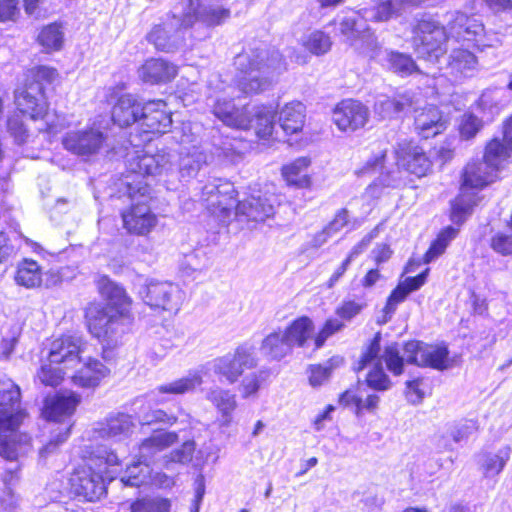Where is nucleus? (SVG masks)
Returning a JSON list of instances; mask_svg holds the SVG:
<instances>
[{
    "label": "nucleus",
    "instance_id": "nucleus-1",
    "mask_svg": "<svg viewBox=\"0 0 512 512\" xmlns=\"http://www.w3.org/2000/svg\"><path fill=\"white\" fill-rule=\"evenodd\" d=\"M380 350V334L378 333L362 354L356 367V370L360 371L369 364H374L367 374L366 383L377 391L388 390L391 386V381L382 367V361L385 362L387 369L396 376L402 374L404 360L409 364L437 370L447 368L449 351L445 346H432L420 341H409L403 347V356L400 355L397 343L387 345L381 356H379Z\"/></svg>",
    "mask_w": 512,
    "mask_h": 512
},
{
    "label": "nucleus",
    "instance_id": "nucleus-2",
    "mask_svg": "<svg viewBox=\"0 0 512 512\" xmlns=\"http://www.w3.org/2000/svg\"><path fill=\"white\" fill-rule=\"evenodd\" d=\"M101 295L108 301L106 306L91 305L86 309L89 332L103 345V357L107 359L105 348H113L122 342L132 329L134 317L130 312L131 299L124 288L102 276L98 281Z\"/></svg>",
    "mask_w": 512,
    "mask_h": 512
},
{
    "label": "nucleus",
    "instance_id": "nucleus-3",
    "mask_svg": "<svg viewBox=\"0 0 512 512\" xmlns=\"http://www.w3.org/2000/svg\"><path fill=\"white\" fill-rule=\"evenodd\" d=\"M234 185L229 181L214 179L201 188L200 200L215 216L226 219L234 210L238 221L261 222L274 214V206L267 197L251 196L237 201Z\"/></svg>",
    "mask_w": 512,
    "mask_h": 512
},
{
    "label": "nucleus",
    "instance_id": "nucleus-4",
    "mask_svg": "<svg viewBox=\"0 0 512 512\" xmlns=\"http://www.w3.org/2000/svg\"><path fill=\"white\" fill-rule=\"evenodd\" d=\"M505 160L507 152L495 138L487 145L483 160H474L466 165L462 174L461 193L452 202L451 220L454 223H463L478 203L477 195L470 193L469 190L482 189L494 182L500 165Z\"/></svg>",
    "mask_w": 512,
    "mask_h": 512
},
{
    "label": "nucleus",
    "instance_id": "nucleus-5",
    "mask_svg": "<svg viewBox=\"0 0 512 512\" xmlns=\"http://www.w3.org/2000/svg\"><path fill=\"white\" fill-rule=\"evenodd\" d=\"M234 64L240 72L237 86L247 95L265 91L273 77L286 70V62L279 50L260 42L239 53Z\"/></svg>",
    "mask_w": 512,
    "mask_h": 512
},
{
    "label": "nucleus",
    "instance_id": "nucleus-6",
    "mask_svg": "<svg viewBox=\"0 0 512 512\" xmlns=\"http://www.w3.org/2000/svg\"><path fill=\"white\" fill-rule=\"evenodd\" d=\"M20 388L10 379H0V457L16 461L30 448L31 438L19 431L26 417L21 408Z\"/></svg>",
    "mask_w": 512,
    "mask_h": 512
},
{
    "label": "nucleus",
    "instance_id": "nucleus-7",
    "mask_svg": "<svg viewBox=\"0 0 512 512\" xmlns=\"http://www.w3.org/2000/svg\"><path fill=\"white\" fill-rule=\"evenodd\" d=\"M257 359L254 355V348L248 345L239 346L234 354H226L213 359L201 366L199 369L189 372L185 377L177 379L156 388L160 394H185L194 391L203 382V376L209 371L220 378H224L229 384H234L243 374L245 369L256 367Z\"/></svg>",
    "mask_w": 512,
    "mask_h": 512
},
{
    "label": "nucleus",
    "instance_id": "nucleus-8",
    "mask_svg": "<svg viewBox=\"0 0 512 512\" xmlns=\"http://www.w3.org/2000/svg\"><path fill=\"white\" fill-rule=\"evenodd\" d=\"M119 456L114 450L99 447L83 466L74 470L69 479L70 491L76 497L94 502L106 494L103 474L109 466L119 465Z\"/></svg>",
    "mask_w": 512,
    "mask_h": 512
},
{
    "label": "nucleus",
    "instance_id": "nucleus-9",
    "mask_svg": "<svg viewBox=\"0 0 512 512\" xmlns=\"http://www.w3.org/2000/svg\"><path fill=\"white\" fill-rule=\"evenodd\" d=\"M397 168L381 172L380 177L369 185L367 192L376 196V189L381 187H397L402 183L401 171L404 169L417 177H423L431 170L432 162L422 148L406 140L399 142L394 150Z\"/></svg>",
    "mask_w": 512,
    "mask_h": 512
},
{
    "label": "nucleus",
    "instance_id": "nucleus-10",
    "mask_svg": "<svg viewBox=\"0 0 512 512\" xmlns=\"http://www.w3.org/2000/svg\"><path fill=\"white\" fill-rule=\"evenodd\" d=\"M57 77V70L49 66L41 65L30 69L23 88L15 92L16 106L29 113L33 120L43 119L48 110L45 85L52 84Z\"/></svg>",
    "mask_w": 512,
    "mask_h": 512
},
{
    "label": "nucleus",
    "instance_id": "nucleus-11",
    "mask_svg": "<svg viewBox=\"0 0 512 512\" xmlns=\"http://www.w3.org/2000/svg\"><path fill=\"white\" fill-rule=\"evenodd\" d=\"M126 185L132 204L128 210L122 213L124 227L130 233L146 235L157 223V217L148 205L150 199L149 185L142 181L137 183L127 181Z\"/></svg>",
    "mask_w": 512,
    "mask_h": 512
},
{
    "label": "nucleus",
    "instance_id": "nucleus-12",
    "mask_svg": "<svg viewBox=\"0 0 512 512\" xmlns=\"http://www.w3.org/2000/svg\"><path fill=\"white\" fill-rule=\"evenodd\" d=\"M450 36L446 29L431 17H422L413 27L412 45L415 53L431 63L439 62L447 51Z\"/></svg>",
    "mask_w": 512,
    "mask_h": 512
},
{
    "label": "nucleus",
    "instance_id": "nucleus-13",
    "mask_svg": "<svg viewBox=\"0 0 512 512\" xmlns=\"http://www.w3.org/2000/svg\"><path fill=\"white\" fill-rule=\"evenodd\" d=\"M339 29L346 42L357 52L379 63L381 62V57L387 49L382 48L374 33L359 15L353 14L341 17L339 19Z\"/></svg>",
    "mask_w": 512,
    "mask_h": 512
},
{
    "label": "nucleus",
    "instance_id": "nucleus-14",
    "mask_svg": "<svg viewBox=\"0 0 512 512\" xmlns=\"http://www.w3.org/2000/svg\"><path fill=\"white\" fill-rule=\"evenodd\" d=\"M144 303L155 310L177 313L184 301V292L170 281L148 280L139 289Z\"/></svg>",
    "mask_w": 512,
    "mask_h": 512
},
{
    "label": "nucleus",
    "instance_id": "nucleus-15",
    "mask_svg": "<svg viewBox=\"0 0 512 512\" xmlns=\"http://www.w3.org/2000/svg\"><path fill=\"white\" fill-rule=\"evenodd\" d=\"M448 33L456 41L474 42L477 47H492L501 40L492 39L484 29L483 23L475 16H468L462 12L451 13L448 20Z\"/></svg>",
    "mask_w": 512,
    "mask_h": 512
},
{
    "label": "nucleus",
    "instance_id": "nucleus-16",
    "mask_svg": "<svg viewBox=\"0 0 512 512\" xmlns=\"http://www.w3.org/2000/svg\"><path fill=\"white\" fill-rule=\"evenodd\" d=\"M140 125L143 129L142 139L137 140L136 136H130L131 145L137 147L142 142L151 141L150 134H163L169 131L172 125L171 113L162 100L149 101L142 106Z\"/></svg>",
    "mask_w": 512,
    "mask_h": 512
},
{
    "label": "nucleus",
    "instance_id": "nucleus-17",
    "mask_svg": "<svg viewBox=\"0 0 512 512\" xmlns=\"http://www.w3.org/2000/svg\"><path fill=\"white\" fill-rule=\"evenodd\" d=\"M127 169L131 174L144 177L167 175L173 169L172 156L165 151L156 154H137L128 158Z\"/></svg>",
    "mask_w": 512,
    "mask_h": 512
},
{
    "label": "nucleus",
    "instance_id": "nucleus-18",
    "mask_svg": "<svg viewBox=\"0 0 512 512\" xmlns=\"http://www.w3.org/2000/svg\"><path fill=\"white\" fill-rule=\"evenodd\" d=\"M230 16L231 10L219 3L198 4L194 8L191 2L188 11L183 16L182 25L184 27L213 28L224 24Z\"/></svg>",
    "mask_w": 512,
    "mask_h": 512
},
{
    "label": "nucleus",
    "instance_id": "nucleus-19",
    "mask_svg": "<svg viewBox=\"0 0 512 512\" xmlns=\"http://www.w3.org/2000/svg\"><path fill=\"white\" fill-rule=\"evenodd\" d=\"M104 140L105 137L101 131L91 128L67 132L62 139V144L66 150L75 155L89 157L99 152Z\"/></svg>",
    "mask_w": 512,
    "mask_h": 512
},
{
    "label": "nucleus",
    "instance_id": "nucleus-20",
    "mask_svg": "<svg viewBox=\"0 0 512 512\" xmlns=\"http://www.w3.org/2000/svg\"><path fill=\"white\" fill-rule=\"evenodd\" d=\"M368 119V108L357 100H343L333 110V122L344 132H354L364 127Z\"/></svg>",
    "mask_w": 512,
    "mask_h": 512
},
{
    "label": "nucleus",
    "instance_id": "nucleus-21",
    "mask_svg": "<svg viewBox=\"0 0 512 512\" xmlns=\"http://www.w3.org/2000/svg\"><path fill=\"white\" fill-rule=\"evenodd\" d=\"M80 402L81 396L76 392L57 393L45 399L42 413L47 420L63 422L69 427L72 426L70 419Z\"/></svg>",
    "mask_w": 512,
    "mask_h": 512
},
{
    "label": "nucleus",
    "instance_id": "nucleus-22",
    "mask_svg": "<svg viewBox=\"0 0 512 512\" xmlns=\"http://www.w3.org/2000/svg\"><path fill=\"white\" fill-rule=\"evenodd\" d=\"M213 114L225 125L246 130L250 126V111L246 107L236 108L233 101L226 96L208 98Z\"/></svg>",
    "mask_w": 512,
    "mask_h": 512
},
{
    "label": "nucleus",
    "instance_id": "nucleus-23",
    "mask_svg": "<svg viewBox=\"0 0 512 512\" xmlns=\"http://www.w3.org/2000/svg\"><path fill=\"white\" fill-rule=\"evenodd\" d=\"M415 105V95L406 91L393 97L387 95H379L374 103L373 111L380 120H389L399 118L408 112Z\"/></svg>",
    "mask_w": 512,
    "mask_h": 512
},
{
    "label": "nucleus",
    "instance_id": "nucleus-24",
    "mask_svg": "<svg viewBox=\"0 0 512 512\" xmlns=\"http://www.w3.org/2000/svg\"><path fill=\"white\" fill-rule=\"evenodd\" d=\"M411 111L416 113L414 126L422 138L434 137L447 128V121L443 119L439 109L433 105H427L419 109L418 100L415 99V105Z\"/></svg>",
    "mask_w": 512,
    "mask_h": 512
},
{
    "label": "nucleus",
    "instance_id": "nucleus-25",
    "mask_svg": "<svg viewBox=\"0 0 512 512\" xmlns=\"http://www.w3.org/2000/svg\"><path fill=\"white\" fill-rule=\"evenodd\" d=\"M82 339L78 336L65 335L55 339L50 348L49 361L64 364L66 368L74 367L80 361Z\"/></svg>",
    "mask_w": 512,
    "mask_h": 512
},
{
    "label": "nucleus",
    "instance_id": "nucleus-26",
    "mask_svg": "<svg viewBox=\"0 0 512 512\" xmlns=\"http://www.w3.org/2000/svg\"><path fill=\"white\" fill-rule=\"evenodd\" d=\"M477 70L476 56L466 49H454L448 57L445 75L453 82L474 76Z\"/></svg>",
    "mask_w": 512,
    "mask_h": 512
},
{
    "label": "nucleus",
    "instance_id": "nucleus-27",
    "mask_svg": "<svg viewBox=\"0 0 512 512\" xmlns=\"http://www.w3.org/2000/svg\"><path fill=\"white\" fill-rule=\"evenodd\" d=\"M110 374V369L97 359L90 358L73 376L75 386L95 389Z\"/></svg>",
    "mask_w": 512,
    "mask_h": 512
},
{
    "label": "nucleus",
    "instance_id": "nucleus-28",
    "mask_svg": "<svg viewBox=\"0 0 512 512\" xmlns=\"http://www.w3.org/2000/svg\"><path fill=\"white\" fill-rule=\"evenodd\" d=\"M177 67L163 59H149L139 69V76L149 84L167 83L177 75Z\"/></svg>",
    "mask_w": 512,
    "mask_h": 512
},
{
    "label": "nucleus",
    "instance_id": "nucleus-29",
    "mask_svg": "<svg viewBox=\"0 0 512 512\" xmlns=\"http://www.w3.org/2000/svg\"><path fill=\"white\" fill-rule=\"evenodd\" d=\"M207 165V155L197 146L179 152L178 171L182 181H190Z\"/></svg>",
    "mask_w": 512,
    "mask_h": 512
},
{
    "label": "nucleus",
    "instance_id": "nucleus-30",
    "mask_svg": "<svg viewBox=\"0 0 512 512\" xmlns=\"http://www.w3.org/2000/svg\"><path fill=\"white\" fill-rule=\"evenodd\" d=\"M142 106L134 96L130 94L122 95L112 109L114 123L120 127H125L140 122Z\"/></svg>",
    "mask_w": 512,
    "mask_h": 512
},
{
    "label": "nucleus",
    "instance_id": "nucleus-31",
    "mask_svg": "<svg viewBox=\"0 0 512 512\" xmlns=\"http://www.w3.org/2000/svg\"><path fill=\"white\" fill-rule=\"evenodd\" d=\"M178 441L176 432H157L144 439L139 446L138 458L145 463L154 461L155 456Z\"/></svg>",
    "mask_w": 512,
    "mask_h": 512
},
{
    "label": "nucleus",
    "instance_id": "nucleus-32",
    "mask_svg": "<svg viewBox=\"0 0 512 512\" xmlns=\"http://www.w3.org/2000/svg\"><path fill=\"white\" fill-rule=\"evenodd\" d=\"M170 32V26L156 25L147 35V40L152 43L157 50L173 52L183 45L184 36L181 30H176L173 34H170Z\"/></svg>",
    "mask_w": 512,
    "mask_h": 512
},
{
    "label": "nucleus",
    "instance_id": "nucleus-33",
    "mask_svg": "<svg viewBox=\"0 0 512 512\" xmlns=\"http://www.w3.org/2000/svg\"><path fill=\"white\" fill-rule=\"evenodd\" d=\"M191 417L181 407H176L175 411L169 409H150L140 416V422L143 425L163 424L172 426L176 423L183 424L185 427L190 425Z\"/></svg>",
    "mask_w": 512,
    "mask_h": 512
},
{
    "label": "nucleus",
    "instance_id": "nucleus-34",
    "mask_svg": "<svg viewBox=\"0 0 512 512\" xmlns=\"http://www.w3.org/2000/svg\"><path fill=\"white\" fill-rule=\"evenodd\" d=\"M306 108L303 103L293 101L287 103L279 113L280 127L286 134H296L300 132L305 122Z\"/></svg>",
    "mask_w": 512,
    "mask_h": 512
},
{
    "label": "nucleus",
    "instance_id": "nucleus-35",
    "mask_svg": "<svg viewBox=\"0 0 512 512\" xmlns=\"http://www.w3.org/2000/svg\"><path fill=\"white\" fill-rule=\"evenodd\" d=\"M292 350L281 329L269 333L260 345L261 354L272 361L282 360L290 355Z\"/></svg>",
    "mask_w": 512,
    "mask_h": 512
},
{
    "label": "nucleus",
    "instance_id": "nucleus-36",
    "mask_svg": "<svg viewBox=\"0 0 512 512\" xmlns=\"http://www.w3.org/2000/svg\"><path fill=\"white\" fill-rule=\"evenodd\" d=\"M206 399L210 401L221 414L223 425H229L232 421V413L237 407L235 394L220 387H213L207 391Z\"/></svg>",
    "mask_w": 512,
    "mask_h": 512
},
{
    "label": "nucleus",
    "instance_id": "nucleus-37",
    "mask_svg": "<svg viewBox=\"0 0 512 512\" xmlns=\"http://www.w3.org/2000/svg\"><path fill=\"white\" fill-rule=\"evenodd\" d=\"M313 330L312 320L307 316H301L292 321L282 332L293 349L294 347H304L311 338Z\"/></svg>",
    "mask_w": 512,
    "mask_h": 512
},
{
    "label": "nucleus",
    "instance_id": "nucleus-38",
    "mask_svg": "<svg viewBox=\"0 0 512 512\" xmlns=\"http://www.w3.org/2000/svg\"><path fill=\"white\" fill-rule=\"evenodd\" d=\"M380 64L400 76H409L418 71V67L410 55L390 49L384 52Z\"/></svg>",
    "mask_w": 512,
    "mask_h": 512
},
{
    "label": "nucleus",
    "instance_id": "nucleus-39",
    "mask_svg": "<svg viewBox=\"0 0 512 512\" xmlns=\"http://www.w3.org/2000/svg\"><path fill=\"white\" fill-rule=\"evenodd\" d=\"M98 433L101 437L122 440L127 438L133 428L131 417L127 414H117L107 419L106 423L100 424Z\"/></svg>",
    "mask_w": 512,
    "mask_h": 512
},
{
    "label": "nucleus",
    "instance_id": "nucleus-40",
    "mask_svg": "<svg viewBox=\"0 0 512 512\" xmlns=\"http://www.w3.org/2000/svg\"><path fill=\"white\" fill-rule=\"evenodd\" d=\"M276 110L273 106L257 107L250 115L251 123L249 128H254L259 138L268 139L273 135L275 127Z\"/></svg>",
    "mask_w": 512,
    "mask_h": 512
},
{
    "label": "nucleus",
    "instance_id": "nucleus-41",
    "mask_svg": "<svg viewBox=\"0 0 512 512\" xmlns=\"http://www.w3.org/2000/svg\"><path fill=\"white\" fill-rule=\"evenodd\" d=\"M405 8V4L399 0H384L370 9H365L363 15H358L366 23L368 20L384 22L399 16Z\"/></svg>",
    "mask_w": 512,
    "mask_h": 512
},
{
    "label": "nucleus",
    "instance_id": "nucleus-42",
    "mask_svg": "<svg viewBox=\"0 0 512 512\" xmlns=\"http://www.w3.org/2000/svg\"><path fill=\"white\" fill-rule=\"evenodd\" d=\"M511 449L509 446L500 448L496 453H483L479 456L478 463L484 477H495L505 467L510 459Z\"/></svg>",
    "mask_w": 512,
    "mask_h": 512
},
{
    "label": "nucleus",
    "instance_id": "nucleus-43",
    "mask_svg": "<svg viewBox=\"0 0 512 512\" xmlns=\"http://www.w3.org/2000/svg\"><path fill=\"white\" fill-rule=\"evenodd\" d=\"M15 280L18 285L26 288L39 287L42 283V271L39 264L30 259L19 263Z\"/></svg>",
    "mask_w": 512,
    "mask_h": 512
},
{
    "label": "nucleus",
    "instance_id": "nucleus-44",
    "mask_svg": "<svg viewBox=\"0 0 512 512\" xmlns=\"http://www.w3.org/2000/svg\"><path fill=\"white\" fill-rule=\"evenodd\" d=\"M343 358L334 356L324 364L309 365L307 369L309 384L312 387H320L331 376L332 371L342 365Z\"/></svg>",
    "mask_w": 512,
    "mask_h": 512
},
{
    "label": "nucleus",
    "instance_id": "nucleus-45",
    "mask_svg": "<svg viewBox=\"0 0 512 512\" xmlns=\"http://www.w3.org/2000/svg\"><path fill=\"white\" fill-rule=\"evenodd\" d=\"M309 164L310 160L308 158L300 157L291 164L284 166L282 174L287 183L298 187L308 185L309 179L306 170Z\"/></svg>",
    "mask_w": 512,
    "mask_h": 512
},
{
    "label": "nucleus",
    "instance_id": "nucleus-46",
    "mask_svg": "<svg viewBox=\"0 0 512 512\" xmlns=\"http://www.w3.org/2000/svg\"><path fill=\"white\" fill-rule=\"evenodd\" d=\"M150 473L149 463H145L138 458L137 462L127 466L124 474L121 476V482L125 486L139 487L147 482Z\"/></svg>",
    "mask_w": 512,
    "mask_h": 512
},
{
    "label": "nucleus",
    "instance_id": "nucleus-47",
    "mask_svg": "<svg viewBox=\"0 0 512 512\" xmlns=\"http://www.w3.org/2000/svg\"><path fill=\"white\" fill-rule=\"evenodd\" d=\"M302 45L311 54L321 56L330 51L332 41L327 33L315 30L302 38Z\"/></svg>",
    "mask_w": 512,
    "mask_h": 512
},
{
    "label": "nucleus",
    "instance_id": "nucleus-48",
    "mask_svg": "<svg viewBox=\"0 0 512 512\" xmlns=\"http://www.w3.org/2000/svg\"><path fill=\"white\" fill-rule=\"evenodd\" d=\"M458 229L448 226L443 229L432 242L424 255L425 263H430L444 253L449 243L457 236Z\"/></svg>",
    "mask_w": 512,
    "mask_h": 512
},
{
    "label": "nucleus",
    "instance_id": "nucleus-49",
    "mask_svg": "<svg viewBox=\"0 0 512 512\" xmlns=\"http://www.w3.org/2000/svg\"><path fill=\"white\" fill-rule=\"evenodd\" d=\"M39 44L47 51H56L62 47L63 32L56 23L44 27L38 35Z\"/></svg>",
    "mask_w": 512,
    "mask_h": 512
},
{
    "label": "nucleus",
    "instance_id": "nucleus-50",
    "mask_svg": "<svg viewBox=\"0 0 512 512\" xmlns=\"http://www.w3.org/2000/svg\"><path fill=\"white\" fill-rule=\"evenodd\" d=\"M409 294V290L405 287V285H402L401 283L395 289H393L387 299L386 305L382 310L383 315L382 319L379 320V323L385 324L390 321L397 309V306L402 303Z\"/></svg>",
    "mask_w": 512,
    "mask_h": 512
},
{
    "label": "nucleus",
    "instance_id": "nucleus-51",
    "mask_svg": "<svg viewBox=\"0 0 512 512\" xmlns=\"http://www.w3.org/2000/svg\"><path fill=\"white\" fill-rule=\"evenodd\" d=\"M17 108L19 107L17 106ZM24 115L30 117L29 113L18 109L17 112H14L7 119V131L18 144L24 143L28 137V130L23 122Z\"/></svg>",
    "mask_w": 512,
    "mask_h": 512
},
{
    "label": "nucleus",
    "instance_id": "nucleus-52",
    "mask_svg": "<svg viewBox=\"0 0 512 512\" xmlns=\"http://www.w3.org/2000/svg\"><path fill=\"white\" fill-rule=\"evenodd\" d=\"M490 248L501 256H512V229L493 233L490 237Z\"/></svg>",
    "mask_w": 512,
    "mask_h": 512
},
{
    "label": "nucleus",
    "instance_id": "nucleus-53",
    "mask_svg": "<svg viewBox=\"0 0 512 512\" xmlns=\"http://www.w3.org/2000/svg\"><path fill=\"white\" fill-rule=\"evenodd\" d=\"M170 501L165 498H144L131 505V512H169Z\"/></svg>",
    "mask_w": 512,
    "mask_h": 512
},
{
    "label": "nucleus",
    "instance_id": "nucleus-54",
    "mask_svg": "<svg viewBox=\"0 0 512 512\" xmlns=\"http://www.w3.org/2000/svg\"><path fill=\"white\" fill-rule=\"evenodd\" d=\"M195 450L194 441H185L180 448L171 451L164 456V465L168 467L172 463L185 464L191 461Z\"/></svg>",
    "mask_w": 512,
    "mask_h": 512
},
{
    "label": "nucleus",
    "instance_id": "nucleus-55",
    "mask_svg": "<svg viewBox=\"0 0 512 512\" xmlns=\"http://www.w3.org/2000/svg\"><path fill=\"white\" fill-rule=\"evenodd\" d=\"M54 363L43 364L37 373V377L45 386L55 387L60 384L64 377V371L53 366Z\"/></svg>",
    "mask_w": 512,
    "mask_h": 512
},
{
    "label": "nucleus",
    "instance_id": "nucleus-56",
    "mask_svg": "<svg viewBox=\"0 0 512 512\" xmlns=\"http://www.w3.org/2000/svg\"><path fill=\"white\" fill-rule=\"evenodd\" d=\"M477 422L474 420H463L449 427L447 433L455 443L467 439L476 430Z\"/></svg>",
    "mask_w": 512,
    "mask_h": 512
},
{
    "label": "nucleus",
    "instance_id": "nucleus-57",
    "mask_svg": "<svg viewBox=\"0 0 512 512\" xmlns=\"http://www.w3.org/2000/svg\"><path fill=\"white\" fill-rule=\"evenodd\" d=\"M184 265L191 271H202L209 267L210 261L203 250H195L185 256Z\"/></svg>",
    "mask_w": 512,
    "mask_h": 512
},
{
    "label": "nucleus",
    "instance_id": "nucleus-58",
    "mask_svg": "<svg viewBox=\"0 0 512 512\" xmlns=\"http://www.w3.org/2000/svg\"><path fill=\"white\" fill-rule=\"evenodd\" d=\"M71 425L69 427H65L63 430H60L55 435L52 436L50 441L39 451V456L41 459H45L48 455L54 453L59 445L63 444L70 435Z\"/></svg>",
    "mask_w": 512,
    "mask_h": 512
},
{
    "label": "nucleus",
    "instance_id": "nucleus-59",
    "mask_svg": "<svg viewBox=\"0 0 512 512\" xmlns=\"http://www.w3.org/2000/svg\"><path fill=\"white\" fill-rule=\"evenodd\" d=\"M482 126V121L474 115H464L460 125L461 137L468 140L476 135Z\"/></svg>",
    "mask_w": 512,
    "mask_h": 512
},
{
    "label": "nucleus",
    "instance_id": "nucleus-60",
    "mask_svg": "<svg viewBox=\"0 0 512 512\" xmlns=\"http://www.w3.org/2000/svg\"><path fill=\"white\" fill-rule=\"evenodd\" d=\"M19 14L17 0H0V22L16 21Z\"/></svg>",
    "mask_w": 512,
    "mask_h": 512
},
{
    "label": "nucleus",
    "instance_id": "nucleus-61",
    "mask_svg": "<svg viewBox=\"0 0 512 512\" xmlns=\"http://www.w3.org/2000/svg\"><path fill=\"white\" fill-rule=\"evenodd\" d=\"M238 144L239 142L235 140L223 142V145L218 148V155L233 164L238 163L242 159V152L239 150Z\"/></svg>",
    "mask_w": 512,
    "mask_h": 512
},
{
    "label": "nucleus",
    "instance_id": "nucleus-62",
    "mask_svg": "<svg viewBox=\"0 0 512 512\" xmlns=\"http://www.w3.org/2000/svg\"><path fill=\"white\" fill-rule=\"evenodd\" d=\"M502 89H489L482 93V95L479 98V106H481L483 109H490L491 111L493 109L498 110L502 104L498 102L501 94H503Z\"/></svg>",
    "mask_w": 512,
    "mask_h": 512
},
{
    "label": "nucleus",
    "instance_id": "nucleus-63",
    "mask_svg": "<svg viewBox=\"0 0 512 512\" xmlns=\"http://www.w3.org/2000/svg\"><path fill=\"white\" fill-rule=\"evenodd\" d=\"M364 303H359L353 300L344 301L341 306L336 310V314L344 320H351L357 316L364 308Z\"/></svg>",
    "mask_w": 512,
    "mask_h": 512
},
{
    "label": "nucleus",
    "instance_id": "nucleus-64",
    "mask_svg": "<svg viewBox=\"0 0 512 512\" xmlns=\"http://www.w3.org/2000/svg\"><path fill=\"white\" fill-rule=\"evenodd\" d=\"M348 221H349L348 210L345 208H342L337 211L333 220L330 221L327 224V226H325V228L327 229V231H329V233L332 236H334L348 224Z\"/></svg>",
    "mask_w": 512,
    "mask_h": 512
}]
</instances>
